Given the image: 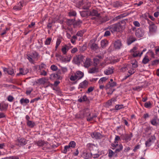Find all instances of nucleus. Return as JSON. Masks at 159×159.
I'll list each match as a JSON object with an SVG mask.
<instances>
[{"label":"nucleus","mask_w":159,"mask_h":159,"mask_svg":"<svg viewBox=\"0 0 159 159\" xmlns=\"http://www.w3.org/2000/svg\"><path fill=\"white\" fill-rule=\"evenodd\" d=\"M84 75V73L80 71H77L75 73L71 72L69 75V78L71 81L74 82L81 79Z\"/></svg>","instance_id":"1"},{"label":"nucleus","mask_w":159,"mask_h":159,"mask_svg":"<svg viewBox=\"0 0 159 159\" xmlns=\"http://www.w3.org/2000/svg\"><path fill=\"white\" fill-rule=\"evenodd\" d=\"M123 29V27L120 23H118L112 25L111 28L112 32L115 31L120 32Z\"/></svg>","instance_id":"2"},{"label":"nucleus","mask_w":159,"mask_h":159,"mask_svg":"<svg viewBox=\"0 0 159 159\" xmlns=\"http://www.w3.org/2000/svg\"><path fill=\"white\" fill-rule=\"evenodd\" d=\"M137 48L135 47L130 51L131 55L134 57L138 56L140 57L143 54V52H141L140 53L139 51L137 50Z\"/></svg>","instance_id":"3"},{"label":"nucleus","mask_w":159,"mask_h":159,"mask_svg":"<svg viewBox=\"0 0 159 159\" xmlns=\"http://www.w3.org/2000/svg\"><path fill=\"white\" fill-rule=\"evenodd\" d=\"M156 140V138L154 135H151L149 136V137L146 142V145L147 147L150 146L155 142Z\"/></svg>","instance_id":"4"},{"label":"nucleus","mask_w":159,"mask_h":159,"mask_svg":"<svg viewBox=\"0 0 159 159\" xmlns=\"http://www.w3.org/2000/svg\"><path fill=\"white\" fill-rule=\"evenodd\" d=\"M116 85V84L114 82H109L108 84H107L105 87V88L107 90L108 89H111V92H108V93L109 94H111L114 91V89H112L111 87L115 86Z\"/></svg>","instance_id":"5"},{"label":"nucleus","mask_w":159,"mask_h":159,"mask_svg":"<svg viewBox=\"0 0 159 159\" xmlns=\"http://www.w3.org/2000/svg\"><path fill=\"white\" fill-rule=\"evenodd\" d=\"M144 34V32L143 30L141 28H139L137 29L135 32L136 36L139 38L143 36Z\"/></svg>","instance_id":"6"},{"label":"nucleus","mask_w":159,"mask_h":159,"mask_svg":"<svg viewBox=\"0 0 159 159\" xmlns=\"http://www.w3.org/2000/svg\"><path fill=\"white\" fill-rule=\"evenodd\" d=\"M27 143V141L25 139L21 138H19L17 140V144L19 146H22L25 145Z\"/></svg>","instance_id":"7"},{"label":"nucleus","mask_w":159,"mask_h":159,"mask_svg":"<svg viewBox=\"0 0 159 159\" xmlns=\"http://www.w3.org/2000/svg\"><path fill=\"white\" fill-rule=\"evenodd\" d=\"M87 146L91 152L95 151L96 152H97L98 148L96 145L93 144L89 143L87 144Z\"/></svg>","instance_id":"8"},{"label":"nucleus","mask_w":159,"mask_h":159,"mask_svg":"<svg viewBox=\"0 0 159 159\" xmlns=\"http://www.w3.org/2000/svg\"><path fill=\"white\" fill-rule=\"evenodd\" d=\"M23 2L20 1L13 8V9L17 11L20 10L23 7Z\"/></svg>","instance_id":"9"},{"label":"nucleus","mask_w":159,"mask_h":159,"mask_svg":"<svg viewBox=\"0 0 159 159\" xmlns=\"http://www.w3.org/2000/svg\"><path fill=\"white\" fill-rule=\"evenodd\" d=\"M121 41L119 40H117L114 42V46L116 49H120V47L121 46Z\"/></svg>","instance_id":"10"},{"label":"nucleus","mask_w":159,"mask_h":159,"mask_svg":"<svg viewBox=\"0 0 159 159\" xmlns=\"http://www.w3.org/2000/svg\"><path fill=\"white\" fill-rule=\"evenodd\" d=\"M114 68L113 67H109L105 70L104 72L106 75H109L113 73Z\"/></svg>","instance_id":"11"},{"label":"nucleus","mask_w":159,"mask_h":159,"mask_svg":"<svg viewBox=\"0 0 159 159\" xmlns=\"http://www.w3.org/2000/svg\"><path fill=\"white\" fill-rule=\"evenodd\" d=\"M71 58V56L70 55H69L67 56L63 57L62 58V61L63 62H68L70 61Z\"/></svg>","instance_id":"12"},{"label":"nucleus","mask_w":159,"mask_h":159,"mask_svg":"<svg viewBox=\"0 0 159 159\" xmlns=\"http://www.w3.org/2000/svg\"><path fill=\"white\" fill-rule=\"evenodd\" d=\"M91 136L93 138H100L102 136V135L99 133L97 132H94L91 134Z\"/></svg>","instance_id":"13"},{"label":"nucleus","mask_w":159,"mask_h":159,"mask_svg":"<svg viewBox=\"0 0 159 159\" xmlns=\"http://www.w3.org/2000/svg\"><path fill=\"white\" fill-rule=\"evenodd\" d=\"M28 72V70H24L22 68H20V69L19 73H17V75L18 76H20V75H25Z\"/></svg>","instance_id":"14"},{"label":"nucleus","mask_w":159,"mask_h":159,"mask_svg":"<svg viewBox=\"0 0 159 159\" xmlns=\"http://www.w3.org/2000/svg\"><path fill=\"white\" fill-rule=\"evenodd\" d=\"M156 30L157 27L154 24L152 23L149 26V30L150 32H154L156 31Z\"/></svg>","instance_id":"15"},{"label":"nucleus","mask_w":159,"mask_h":159,"mask_svg":"<svg viewBox=\"0 0 159 159\" xmlns=\"http://www.w3.org/2000/svg\"><path fill=\"white\" fill-rule=\"evenodd\" d=\"M29 102V100L27 98H21L20 101L21 104L23 106L26 105Z\"/></svg>","instance_id":"16"},{"label":"nucleus","mask_w":159,"mask_h":159,"mask_svg":"<svg viewBox=\"0 0 159 159\" xmlns=\"http://www.w3.org/2000/svg\"><path fill=\"white\" fill-rule=\"evenodd\" d=\"M91 152H85L84 153L83 156L84 157L85 159H89L92 157Z\"/></svg>","instance_id":"17"},{"label":"nucleus","mask_w":159,"mask_h":159,"mask_svg":"<svg viewBox=\"0 0 159 159\" xmlns=\"http://www.w3.org/2000/svg\"><path fill=\"white\" fill-rule=\"evenodd\" d=\"M88 85V82L86 80L81 83L79 84V86L81 88H86Z\"/></svg>","instance_id":"18"},{"label":"nucleus","mask_w":159,"mask_h":159,"mask_svg":"<svg viewBox=\"0 0 159 159\" xmlns=\"http://www.w3.org/2000/svg\"><path fill=\"white\" fill-rule=\"evenodd\" d=\"M85 32V30H83V31H80L77 32L76 34V35L78 36L79 40H80L82 39V36L83 35V34Z\"/></svg>","instance_id":"19"},{"label":"nucleus","mask_w":159,"mask_h":159,"mask_svg":"<svg viewBox=\"0 0 159 159\" xmlns=\"http://www.w3.org/2000/svg\"><path fill=\"white\" fill-rule=\"evenodd\" d=\"M132 136H133L132 134L126 135L123 139L125 140L126 142H127L131 140V138Z\"/></svg>","instance_id":"20"},{"label":"nucleus","mask_w":159,"mask_h":159,"mask_svg":"<svg viewBox=\"0 0 159 159\" xmlns=\"http://www.w3.org/2000/svg\"><path fill=\"white\" fill-rule=\"evenodd\" d=\"M135 71V70L133 68L129 70L128 71V73L127 75V76H126L125 79H126L129 76L131 75L134 73Z\"/></svg>","instance_id":"21"},{"label":"nucleus","mask_w":159,"mask_h":159,"mask_svg":"<svg viewBox=\"0 0 159 159\" xmlns=\"http://www.w3.org/2000/svg\"><path fill=\"white\" fill-rule=\"evenodd\" d=\"M120 139V137L118 136H116V137L115 138V141L114 142V143H113L112 145V146L113 147H116L118 145V143L117 142V141L119 140Z\"/></svg>","instance_id":"22"},{"label":"nucleus","mask_w":159,"mask_h":159,"mask_svg":"<svg viewBox=\"0 0 159 159\" xmlns=\"http://www.w3.org/2000/svg\"><path fill=\"white\" fill-rule=\"evenodd\" d=\"M108 44V42L107 40H102L101 41V44L102 48L107 46Z\"/></svg>","instance_id":"23"},{"label":"nucleus","mask_w":159,"mask_h":159,"mask_svg":"<svg viewBox=\"0 0 159 159\" xmlns=\"http://www.w3.org/2000/svg\"><path fill=\"white\" fill-rule=\"evenodd\" d=\"M108 79L107 77H103L101 78L99 80V84H102L103 83L105 82Z\"/></svg>","instance_id":"24"},{"label":"nucleus","mask_w":159,"mask_h":159,"mask_svg":"<svg viewBox=\"0 0 159 159\" xmlns=\"http://www.w3.org/2000/svg\"><path fill=\"white\" fill-rule=\"evenodd\" d=\"M90 60L89 58L86 59V61L84 63V66L86 67H88L90 65Z\"/></svg>","instance_id":"25"},{"label":"nucleus","mask_w":159,"mask_h":159,"mask_svg":"<svg viewBox=\"0 0 159 159\" xmlns=\"http://www.w3.org/2000/svg\"><path fill=\"white\" fill-rule=\"evenodd\" d=\"M27 124V125L30 128L34 127L35 125V123L33 121L30 120H28Z\"/></svg>","instance_id":"26"},{"label":"nucleus","mask_w":159,"mask_h":159,"mask_svg":"<svg viewBox=\"0 0 159 159\" xmlns=\"http://www.w3.org/2000/svg\"><path fill=\"white\" fill-rule=\"evenodd\" d=\"M150 60L148 56L145 55L142 61L143 63L144 64H146Z\"/></svg>","instance_id":"27"},{"label":"nucleus","mask_w":159,"mask_h":159,"mask_svg":"<svg viewBox=\"0 0 159 159\" xmlns=\"http://www.w3.org/2000/svg\"><path fill=\"white\" fill-rule=\"evenodd\" d=\"M68 50V47L66 45L65 46L62 47L61 48L62 52L64 54H66Z\"/></svg>","instance_id":"28"},{"label":"nucleus","mask_w":159,"mask_h":159,"mask_svg":"<svg viewBox=\"0 0 159 159\" xmlns=\"http://www.w3.org/2000/svg\"><path fill=\"white\" fill-rule=\"evenodd\" d=\"M97 152H96L95 151L91 152L92 157L93 158H98L99 157V155L98 154Z\"/></svg>","instance_id":"29"},{"label":"nucleus","mask_w":159,"mask_h":159,"mask_svg":"<svg viewBox=\"0 0 159 159\" xmlns=\"http://www.w3.org/2000/svg\"><path fill=\"white\" fill-rule=\"evenodd\" d=\"M150 122L153 125L157 126L159 125L158 123L157 122V118H155L152 120Z\"/></svg>","instance_id":"30"},{"label":"nucleus","mask_w":159,"mask_h":159,"mask_svg":"<svg viewBox=\"0 0 159 159\" xmlns=\"http://www.w3.org/2000/svg\"><path fill=\"white\" fill-rule=\"evenodd\" d=\"M131 63L132 64L133 68H136L138 66V63L136 60H134L131 61Z\"/></svg>","instance_id":"31"},{"label":"nucleus","mask_w":159,"mask_h":159,"mask_svg":"<svg viewBox=\"0 0 159 159\" xmlns=\"http://www.w3.org/2000/svg\"><path fill=\"white\" fill-rule=\"evenodd\" d=\"M98 71V70L96 67H93L90 68L89 70V73H93Z\"/></svg>","instance_id":"32"},{"label":"nucleus","mask_w":159,"mask_h":159,"mask_svg":"<svg viewBox=\"0 0 159 159\" xmlns=\"http://www.w3.org/2000/svg\"><path fill=\"white\" fill-rule=\"evenodd\" d=\"M71 148L69 146L66 145L64 147V148L63 151V152L64 153H66L67 151H69L70 149Z\"/></svg>","instance_id":"33"},{"label":"nucleus","mask_w":159,"mask_h":159,"mask_svg":"<svg viewBox=\"0 0 159 159\" xmlns=\"http://www.w3.org/2000/svg\"><path fill=\"white\" fill-rule=\"evenodd\" d=\"M68 145L71 148H75L76 144L74 141H72L69 143Z\"/></svg>","instance_id":"34"},{"label":"nucleus","mask_w":159,"mask_h":159,"mask_svg":"<svg viewBox=\"0 0 159 159\" xmlns=\"http://www.w3.org/2000/svg\"><path fill=\"white\" fill-rule=\"evenodd\" d=\"M87 98L86 96L84 95L82 96V97L80 99H78V101L79 102H82V101H85L87 100Z\"/></svg>","instance_id":"35"},{"label":"nucleus","mask_w":159,"mask_h":159,"mask_svg":"<svg viewBox=\"0 0 159 159\" xmlns=\"http://www.w3.org/2000/svg\"><path fill=\"white\" fill-rule=\"evenodd\" d=\"M147 56H148V57H151L152 58H154V54L152 51H150L147 52Z\"/></svg>","instance_id":"36"},{"label":"nucleus","mask_w":159,"mask_h":159,"mask_svg":"<svg viewBox=\"0 0 159 159\" xmlns=\"http://www.w3.org/2000/svg\"><path fill=\"white\" fill-rule=\"evenodd\" d=\"M91 15L92 16H99V14L98 13L97 11L95 10H93L91 12Z\"/></svg>","instance_id":"37"},{"label":"nucleus","mask_w":159,"mask_h":159,"mask_svg":"<svg viewBox=\"0 0 159 159\" xmlns=\"http://www.w3.org/2000/svg\"><path fill=\"white\" fill-rule=\"evenodd\" d=\"M38 56V54L36 52H33L31 55V57L33 58L36 59Z\"/></svg>","instance_id":"38"},{"label":"nucleus","mask_w":159,"mask_h":159,"mask_svg":"<svg viewBox=\"0 0 159 159\" xmlns=\"http://www.w3.org/2000/svg\"><path fill=\"white\" fill-rule=\"evenodd\" d=\"M61 70L63 73L65 74L67 72L68 69L66 67L61 66Z\"/></svg>","instance_id":"39"},{"label":"nucleus","mask_w":159,"mask_h":159,"mask_svg":"<svg viewBox=\"0 0 159 159\" xmlns=\"http://www.w3.org/2000/svg\"><path fill=\"white\" fill-rule=\"evenodd\" d=\"M61 42V39H60L58 38L57 39L56 42V46H55L56 49L57 48L59 45L60 44Z\"/></svg>","instance_id":"40"},{"label":"nucleus","mask_w":159,"mask_h":159,"mask_svg":"<svg viewBox=\"0 0 159 159\" xmlns=\"http://www.w3.org/2000/svg\"><path fill=\"white\" fill-rule=\"evenodd\" d=\"M144 105L145 107L147 108H148L151 107L152 104L150 102H146L145 103Z\"/></svg>","instance_id":"41"},{"label":"nucleus","mask_w":159,"mask_h":159,"mask_svg":"<svg viewBox=\"0 0 159 159\" xmlns=\"http://www.w3.org/2000/svg\"><path fill=\"white\" fill-rule=\"evenodd\" d=\"M52 39L51 38H48L46 39L45 42V44L46 45H49L51 43Z\"/></svg>","instance_id":"42"},{"label":"nucleus","mask_w":159,"mask_h":159,"mask_svg":"<svg viewBox=\"0 0 159 159\" xmlns=\"http://www.w3.org/2000/svg\"><path fill=\"white\" fill-rule=\"evenodd\" d=\"M90 47L93 50L96 49L98 48V45L95 43H93L90 46Z\"/></svg>","instance_id":"43"},{"label":"nucleus","mask_w":159,"mask_h":159,"mask_svg":"<svg viewBox=\"0 0 159 159\" xmlns=\"http://www.w3.org/2000/svg\"><path fill=\"white\" fill-rule=\"evenodd\" d=\"M116 101V100L115 98H113L111 100H109L107 102L109 106H111L113 102H114Z\"/></svg>","instance_id":"44"},{"label":"nucleus","mask_w":159,"mask_h":159,"mask_svg":"<svg viewBox=\"0 0 159 159\" xmlns=\"http://www.w3.org/2000/svg\"><path fill=\"white\" fill-rule=\"evenodd\" d=\"M44 144V142L41 140L39 141L37 143V145L39 146H43Z\"/></svg>","instance_id":"45"},{"label":"nucleus","mask_w":159,"mask_h":159,"mask_svg":"<svg viewBox=\"0 0 159 159\" xmlns=\"http://www.w3.org/2000/svg\"><path fill=\"white\" fill-rule=\"evenodd\" d=\"M39 83L41 84H44L46 82L45 79L44 78H42L39 80Z\"/></svg>","instance_id":"46"},{"label":"nucleus","mask_w":159,"mask_h":159,"mask_svg":"<svg viewBox=\"0 0 159 159\" xmlns=\"http://www.w3.org/2000/svg\"><path fill=\"white\" fill-rule=\"evenodd\" d=\"M7 73L10 75H12L14 73L13 70L11 68L8 69Z\"/></svg>","instance_id":"47"},{"label":"nucleus","mask_w":159,"mask_h":159,"mask_svg":"<svg viewBox=\"0 0 159 159\" xmlns=\"http://www.w3.org/2000/svg\"><path fill=\"white\" fill-rule=\"evenodd\" d=\"M51 69L53 71H56L57 70V67L54 65H52L51 66Z\"/></svg>","instance_id":"48"},{"label":"nucleus","mask_w":159,"mask_h":159,"mask_svg":"<svg viewBox=\"0 0 159 159\" xmlns=\"http://www.w3.org/2000/svg\"><path fill=\"white\" fill-rule=\"evenodd\" d=\"M123 107V105H117L115 106V108L116 110H119Z\"/></svg>","instance_id":"49"},{"label":"nucleus","mask_w":159,"mask_h":159,"mask_svg":"<svg viewBox=\"0 0 159 159\" xmlns=\"http://www.w3.org/2000/svg\"><path fill=\"white\" fill-rule=\"evenodd\" d=\"M14 99V98L11 96L9 95L7 97L8 100L10 102H11Z\"/></svg>","instance_id":"50"},{"label":"nucleus","mask_w":159,"mask_h":159,"mask_svg":"<svg viewBox=\"0 0 159 159\" xmlns=\"http://www.w3.org/2000/svg\"><path fill=\"white\" fill-rule=\"evenodd\" d=\"M123 147L121 144H120L119 145V148H117L116 150V152H119L120 151L122 150L123 149Z\"/></svg>","instance_id":"51"},{"label":"nucleus","mask_w":159,"mask_h":159,"mask_svg":"<svg viewBox=\"0 0 159 159\" xmlns=\"http://www.w3.org/2000/svg\"><path fill=\"white\" fill-rule=\"evenodd\" d=\"M134 25L137 27H139L140 26V24L138 21H134L133 22Z\"/></svg>","instance_id":"52"},{"label":"nucleus","mask_w":159,"mask_h":159,"mask_svg":"<svg viewBox=\"0 0 159 159\" xmlns=\"http://www.w3.org/2000/svg\"><path fill=\"white\" fill-rule=\"evenodd\" d=\"M76 14L75 11H70L69 13V15L70 16H75Z\"/></svg>","instance_id":"53"},{"label":"nucleus","mask_w":159,"mask_h":159,"mask_svg":"<svg viewBox=\"0 0 159 159\" xmlns=\"http://www.w3.org/2000/svg\"><path fill=\"white\" fill-rule=\"evenodd\" d=\"M129 66H127L126 67H125V66L123 67L121 69V70L122 71L125 72V71L127 69V70L129 68Z\"/></svg>","instance_id":"54"},{"label":"nucleus","mask_w":159,"mask_h":159,"mask_svg":"<svg viewBox=\"0 0 159 159\" xmlns=\"http://www.w3.org/2000/svg\"><path fill=\"white\" fill-rule=\"evenodd\" d=\"M114 154L113 152L111 150H110L109 152L108 156L109 157H111L113 156Z\"/></svg>","instance_id":"55"},{"label":"nucleus","mask_w":159,"mask_h":159,"mask_svg":"<svg viewBox=\"0 0 159 159\" xmlns=\"http://www.w3.org/2000/svg\"><path fill=\"white\" fill-rule=\"evenodd\" d=\"M78 51V49L76 48H73L71 51L72 53H75Z\"/></svg>","instance_id":"56"},{"label":"nucleus","mask_w":159,"mask_h":159,"mask_svg":"<svg viewBox=\"0 0 159 159\" xmlns=\"http://www.w3.org/2000/svg\"><path fill=\"white\" fill-rule=\"evenodd\" d=\"M110 34V32L109 31H107L105 32V34H104V36H109Z\"/></svg>","instance_id":"57"},{"label":"nucleus","mask_w":159,"mask_h":159,"mask_svg":"<svg viewBox=\"0 0 159 159\" xmlns=\"http://www.w3.org/2000/svg\"><path fill=\"white\" fill-rule=\"evenodd\" d=\"M28 59L30 62L31 63H33V60L35 59L33 58L32 57H31L29 56L28 57Z\"/></svg>","instance_id":"58"},{"label":"nucleus","mask_w":159,"mask_h":159,"mask_svg":"<svg viewBox=\"0 0 159 159\" xmlns=\"http://www.w3.org/2000/svg\"><path fill=\"white\" fill-rule=\"evenodd\" d=\"M156 149H157L158 152H159V141H157V144H156Z\"/></svg>","instance_id":"59"},{"label":"nucleus","mask_w":159,"mask_h":159,"mask_svg":"<svg viewBox=\"0 0 159 159\" xmlns=\"http://www.w3.org/2000/svg\"><path fill=\"white\" fill-rule=\"evenodd\" d=\"M35 23L34 22H32L31 24L29 25L28 27L30 28H32L35 25Z\"/></svg>","instance_id":"60"},{"label":"nucleus","mask_w":159,"mask_h":159,"mask_svg":"<svg viewBox=\"0 0 159 159\" xmlns=\"http://www.w3.org/2000/svg\"><path fill=\"white\" fill-rule=\"evenodd\" d=\"M93 89L92 87H89V88H88V91H87V93H90V92L92 91L93 90Z\"/></svg>","instance_id":"61"},{"label":"nucleus","mask_w":159,"mask_h":159,"mask_svg":"<svg viewBox=\"0 0 159 159\" xmlns=\"http://www.w3.org/2000/svg\"><path fill=\"white\" fill-rule=\"evenodd\" d=\"M140 148V146L139 145H137L135 146L134 148L133 149V151L135 152L137 149H139Z\"/></svg>","instance_id":"62"},{"label":"nucleus","mask_w":159,"mask_h":159,"mask_svg":"<svg viewBox=\"0 0 159 159\" xmlns=\"http://www.w3.org/2000/svg\"><path fill=\"white\" fill-rule=\"evenodd\" d=\"M159 63V60H156L153 61L152 64L153 65H156Z\"/></svg>","instance_id":"63"},{"label":"nucleus","mask_w":159,"mask_h":159,"mask_svg":"<svg viewBox=\"0 0 159 159\" xmlns=\"http://www.w3.org/2000/svg\"><path fill=\"white\" fill-rule=\"evenodd\" d=\"M41 75H47V72L45 71L44 70H43L42 72H41L40 73Z\"/></svg>","instance_id":"64"}]
</instances>
